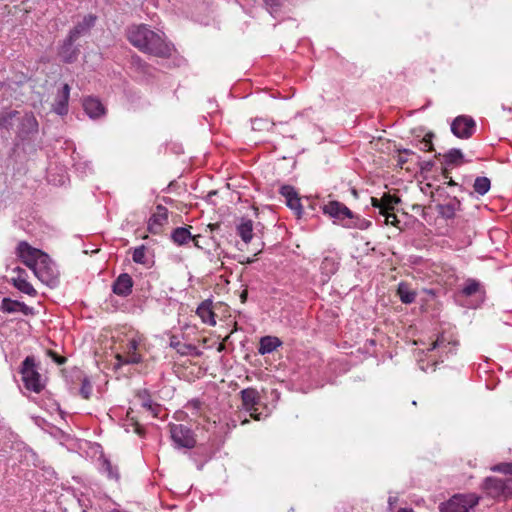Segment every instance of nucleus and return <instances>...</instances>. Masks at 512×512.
<instances>
[{"label": "nucleus", "mask_w": 512, "mask_h": 512, "mask_svg": "<svg viewBox=\"0 0 512 512\" xmlns=\"http://www.w3.org/2000/svg\"><path fill=\"white\" fill-rule=\"evenodd\" d=\"M223 416L221 414V411L213 412L212 409H210L209 414L204 416V421L207 424H203L205 429L207 431H213V433H221L223 430Z\"/></svg>", "instance_id": "obj_23"}, {"label": "nucleus", "mask_w": 512, "mask_h": 512, "mask_svg": "<svg viewBox=\"0 0 512 512\" xmlns=\"http://www.w3.org/2000/svg\"><path fill=\"white\" fill-rule=\"evenodd\" d=\"M144 46L139 48L144 53L151 54L159 58H169L174 49L173 44L166 42L161 35L150 28L144 38Z\"/></svg>", "instance_id": "obj_2"}, {"label": "nucleus", "mask_w": 512, "mask_h": 512, "mask_svg": "<svg viewBox=\"0 0 512 512\" xmlns=\"http://www.w3.org/2000/svg\"><path fill=\"white\" fill-rule=\"evenodd\" d=\"M371 205L374 208H378L380 214L386 213V210H385V207H384V204H383V197L381 199H377L375 197H371Z\"/></svg>", "instance_id": "obj_49"}, {"label": "nucleus", "mask_w": 512, "mask_h": 512, "mask_svg": "<svg viewBox=\"0 0 512 512\" xmlns=\"http://www.w3.org/2000/svg\"><path fill=\"white\" fill-rule=\"evenodd\" d=\"M229 196V201L232 203H236L241 200V194L238 191H231L228 194L226 193V198Z\"/></svg>", "instance_id": "obj_54"}, {"label": "nucleus", "mask_w": 512, "mask_h": 512, "mask_svg": "<svg viewBox=\"0 0 512 512\" xmlns=\"http://www.w3.org/2000/svg\"><path fill=\"white\" fill-rule=\"evenodd\" d=\"M137 397L142 401V406L150 411L154 416L158 415L160 405L153 403L149 390L142 389L137 392Z\"/></svg>", "instance_id": "obj_30"}, {"label": "nucleus", "mask_w": 512, "mask_h": 512, "mask_svg": "<svg viewBox=\"0 0 512 512\" xmlns=\"http://www.w3.org/2000/svg\"><path fill=\"white\" fill-rule=\"evenodd\" d=\"M224 350V339L218 343L217 351L221 352Z\"/></svg>", "instance_id": "obj_59"}, {"label": "nucleus", "mask_w": 512, "mask_h": 512, "mask_svg": "<svg viewBox=\"0 0 512 512\" xmlns=\"http://www.w3.org/2000/svg\"><path fill=\"white\" fill-rule=\"evenodd\" d=\"M280 194L285 198L286 205L300 216L302 213V205L300 197L294 187L283 185L279 190Z\"/></svg>", "instance_id": "obj_14"}, {"label": "nucleus", "mask_w": 512, "mask_h": 512, "mask_svg": "<svg viewBox=\"0 0 512 512\" xmlns=\"http://www.w3.org/2000/svg\"><path fill=\"white\" fill-rule=\"evenodd\" d=\"M69 97L70 86L67 83H65L56 95L52 110L60 116L66 115L68 113Z\"/></svg>", "instance_id": "obj_18"}, {"label": "nucleus", "mask_w": 512, "mask_h": 512, "mask_svg": "<svg viewBox=\"0 0 512 512\" xmlns=\"http://www.w3.org/2000/svg\"><path fill=\"white\" fill-rule=\"evenodd\" d=\"M47 355L58 365H63L67 361L66 357L59 355L57 352L53 350H48Z\"/></svg>", "instance_id": "obj_47"}, {"label": "nucleus", "mask_w": 512, "mask_h": 512, "mask_svg": "<svg viewBox=\"0 0 512 512\" xmlns=\"http://www.w3.org/2000/svg\"><path fill=\"white\" fill-rule=\"evenodd\" d=\"M419 166H420V170L422 172H430L434 167V162L433 161H421L419 163Z\"/></svg>", "instance_id": "obj_52"}, {"label": "nucleus", "mask_w": 512, "mask_h": 512, "mask_svg": "<svg viewBox=\"0 0 512 512\" xmlns=\"http://www.w3.org/2000/svg\"><path fill=\"white\" fill-rule=\"evenodd\" d=\"M490 187V179L484 176L477 177L473 184L474 191L481 196L485 195L490 190Z\"/></svg>", "instance_id": "obj_36"}, {"label": "nucleus", "mask_w": 512, "mask_h": 512, "mask_svg": "<svg viewBox=\"0 0 512 512\" xmlns=\"http://www.w3.org/2000/svg\"><path fill=\"white\" fill-rule=\"evenodd\" d=\"M0 310L4 313H15L20 311L24 315L34 314L32 307L27 306L24 302L12 300L11 298L8 297L2 299Z\"/></svg>", "instance_id": "obj_19"}, {"label": "nucleus", "mask_w": 512, "mask_h": 512, "mask_svg": "<svg viewBox=\"0 0 512 512\" xmlns=\"http://www.w3.org/2000/svg\"><path fill=\"white\" fill-rule=\"evenodd\" d=\"M451 165H444L442 164V174L445 178H449V169L448 167H450Z\"/></svg>", "instance_id": "obj_56"}, {"label": "nucleus", "mask_w": 512, "mask_h": 512, "mask_svg": "<svg viewBox=\"0 0 512 512\" xmlns=\"http://www.w3.org/2000/svg\"><path fill=\"white\" fill-rule=\"evenodd\" d=\"M397 295L404 304H411L415 301L417 293L412 290L408 283L401 282L398 284Z\"/></svg>", "instance_id": "obj_29"}, {"label": "nucleus", "mask_w": 512, "mask_h": 512, "mask_svg": "<svg viewBox=\"0 0 512 512\" xmlns=\"http://www.w3.org/2000/svg\"><path fill=\"white\" fill-rule=\"evenodd\" d=\"M35 276L44 284L55 287L59 283V271L56 264L47 253L40 254L38 266L35 267Z\"/></svg>", "instance_id": "obj_3"}, {"label": "nucleus", "mask_w": 512, "mask_h": 512, "mask_svg": "<svg viewBox=\"0 0 512 512\" xmlns=\"http://www.w3.org/2000/svg\"><path fill=\"white\" fill-rule=\"evenodd\" d=\"M464 162V155L460 149L452 148L443 155V161L441 164L459 166Z\"/></svg>", "instance_id": "obj_32"}, {"label": "nucleus", "mask_w": 512, "mask_h": 512, "mask_svg": "<svg viewBox=\"0 0 512 512\" xmlns=\"http://www.w3.org/2000/svg\"><path fill=\"white\" fill-rule=\"evenodd\" d=\"M134 281L128 273H121L112 284L114 294L127 297L132 293Z\"/></svg>", "instance_id": "obj_15"}, {"label": "nucleus", "mask_w": 512, "mask_h": 512, "mask_svg": "<svg viewBox=\"0 0 512 512\" xmlns=\"http://www.w3.org/2000/svg\"><path fill=\"white\" fill-rule=\"evenodd\" d=\"M97 17L93 14L86 15L82 21L77 23L73 29L70 30L69 35L72 38L78 39L81 35L86 34L89 30L94 27Z\"/></svg>", "instance_id": "obj_22"}, {"label": "nucleus", "mask_w": 512, "mask_h": 512, "mask_svg": "<svg viewBox=\"0 0 512 512\" xmlns=\"http://www.w3.org/2000/svg\"><path fill=\"white\" fill-rule=\"evenodd\" d=\"M40 363L36 362L34 356H27L19 367L24 387L34 393H40L45 388V380L39 373Z\"/></svg>", "instance_id": "obj_1"}, {"label": "nucleus", "mask_w": 512, "mask_h": 512, "mask_svg": "<svg viewBox=\"0 0 512 512\" xmlns=\"http://www.w3.org/2000/svg\"><path fill=\"white\" fill-rule=\"evenodd\" d=\"M83 108L90 118H99L105 113L103 104L96 98L88 97L83 102Z\"/></svg>", "instance_id": "obj_24"}, {"label": "nucleus", "mask_w": 512, "mask_h": 512, "mask_svg": "<svg viewBox=\"0 0 512 512\" xmlns=\"http://www.w3.org/2000/svg\"><path fill=\"white\" fill-rule=\"evenodd\" d=\"M263 1H264L265 5L267 6L269 13L273 17H276V14L278 13V11L280 9L283 0H263Z\"/></svg>", "instance_id": "obj_43"}, {"label": "nucleus", "mask_w": 512, "mask_h": 512, "mask_svg": "<svg viewBox=\"0 0 512 512\" xmlns=\"http://www.w3.org/2000/svg\"><path fill=\"white\" fill-rule=\"evenodd\" d=\"M149 27L145 24L131 25L127 28L126 36L131 45L139 49L144 46V38Z\"/></svg>", "instance_id": "obj_17"}, {"label": "nucleus", "mask_w": 512, "mask_h": 512, "mask_svg": "<svg viewBox=\"0 0 512 512\" xmlns=\"http://www.w3.org/2000/svg\"><path fill=\"white\" fill-rule=\"evenodd\" d=\"M398 512H414L412 509H400Z\"/></svg>", "instance_id": "obj_64"}, {"label": "nucleus", "mask_w": 512, "mask_h": 512, "mask_svg": "<svg viewBox=\"0 0 512 512\" xmlns=\"http://www.w3.org/2000/svg\"><path fill=\"white\" fill-rule=\"evenodd\" d=\"M100 461L101 469L107 474V477L109 479L118 481L120 479L118 468L116 466H113L111 461L103 455L100 457Z\"/></svg>", "instance_id": "obj_34"}, {"label": "nucleus", "mask_w": 512, "mask_h": 512, "mask_svg": "<svg viewBox=\"0 0 512 512\" xmlns=\"http://www.w3.org/2000/svg\"><path fill=\"white\" fill-rule=\"evenodd\" d=\"M433 136H434L433 133H428L425 135V137L420 141V144H421L420 149L421 150H425V151L433 150V144H432Z\"/></svg>", "instance_id": "obj_45"}, {"label": "nucleus", "mask_w": 512, "mask_h": 512, "mask_svg": "<svg viewBox=\"0 0 512 512\" xmlns=\"http://www.w3.org/2000/svg\"><path fill=\"white\" fill-rule=\"evenodd\" d=\"M207 228L209 229V232L211 234V239L214 240V242L216 243L217 246H219L220 239L222 238V235H220L221 223L216 222V223L209 224L207 226Z\"/></svg>", "instance_id": "obj_40"}, {"label": "nucleus", "mask_w": 512, "mask_h": 512, "mask_svg": "<svg viewBox=\"0 0 512 512\" xmlns=\"http://www.w3.org/2000/svg\"><path fill=\"white\" fill-rule=\"evenodd\" d=\"M170 433L173 442L178 448H194L196 440L193 431L182 424H171Z\"/></svg>", "instance_id": "obj_8"}, {"label": "nucleus", "mask_w": 512, "mask_h": 512, "mask_svg": "<svg viewBox=\"0 0 512 512\" xmlns=\"http://www.w3.org/2000/svg\"><path fill=\"white\" fill-rule=\"evenodd\" d=\"M170 347L174 348L181 355H194L197 354V348L192 344L182 343L178 336L172 335L170 337Z\"/></svg>", "instance_id": "obj_27"}, {"label": "nucleus", "mask_w": 512, "mask_h": 512, "mask_svg": "<svg viewBox=\"0 0 512 512\" xmlns=\"http://www.w3.org/2000/svg\"><path fill=\"white\" fill-rule=\"evenodd\" d=\"M76 40L77 39L72 38L71 35H68L67 38L64 40L59 50V56L61 57L63 62L70 64L77 60L80 51L79 48L74 46Z\"/></svg>", "instance_id": "obj_16"}, {"label": "nucleus", "mask_w": 512, "mask_h": 512, "mask_svg": "<svg viewBox=\"0 0 512 512\" xmlns=\"http://www.w3.org/2000/svg\"><path fill=\"white\" fill-rule=\"evenodd\" d=\"M246 297H247V290H242V292L240 293L241 301L244 302L246 300Z\"/></svg>", "instance_id": "obj_58"}, {"label": "nucleus", "mask_w": 512, "mask_h": 512, "mask_svg": "<svg viewBox=\"0 0 512 512\" xmlns=\"http://www.w3.org/2000/svg\"><path fill=\"white\" fill-rule=\"evenodd\" d=\"M216 194H217V191H211V192H209V193H208L207 197H208V199H209V200H211V198H212L214 195H216Z\"/></svg>", "instance_id": "obj_61"}, {"label": "nucleus", "mask_w": 512, "mask_h": 512, "mask_svg": "<svg viewBox=\"0 0 512 512\" xmlns=\"http://www.w3.org/2000/svg\"><path fill=\"white\" fill-rule=\"evenodd\" d=\"M202 403L199 400L193 399L186 404L188 410L198 412L201 410Z\"/></svg>", "instance_id": "obj_50"}, {"label": "nucleus", "mask_w": 512, "mask_h": 512, "mask_svg": "<svg viewBox=\"0 0 512 512\" xmlns=\"http://www.w3.org/2000/svg\"><path fill=\"white\" fill-rule=\"evenodd\" d=\"M479 503L474 493L455 494L439 506L440 512H470Z\"/></svg>", "instance_id": "obj_4"}, {"label": "nucleus", "mask_w": 512, "mask_h": 512, "mask_svg": "<svg viewBox=\"0 0 512 512\" xmlns=\"http://www.w3.org/2000/svg\"><path fill=\"white\" fill-rule=\"evenodd\" d=\"M461 294L466 297L478 295L480 300L484 301L486 291L484 286L478 280L468 278L461 289Z\"/></svg>", "instance_id": "obj_21"}, {"label": "nucleus", "mask_w": 512, "mask_h": 512, "mask_svg": "<svg viewBox=\"0 0 512 512\" xmlns=\"http://www.w3.org/2000/svg\"><path fill=\"white\" fill-rule=\"evenodd\" d=\"M281 344L280 339L275 336H264L260 339L258 352L262 355L272 353L280 347Z\"/></svg>", "instance_id": "obj_26"}, {"label": "nucleus", "mask_w": 512, "mask_h": 512, "mask_svg": "<svg viewBox=\"0 0 512 512\" xmlns=\"http://www.w3.org/2000/svg\"><path fill=\"white\" fill-rule=\"evenodd\" d=\"M172 241L177 245H184L189 240H195L189 231L188 227H177L171 233Z\"/></svg>", "instance_id": "obj_31"}, {"label": "nucleus", "mask_w": 512, "mask_h": 512, "mask_svg": "<svg viewBox=\"0 0 512 512\" xmlns=\"http://www.w3.org/2000/svg\"><path fill=\"white\" fill-rule=\"evenodd\" d=\"M242 405L246 411L250 413V416L255 420L261 419V413H257L256 405L260 401L259 393L254 388H246L240 392Z\"/></svg>", "instance_id": "obj_11"}, {"label": "nucleus", "mask_w": 512, "mask_h": 512, "mask_svg": "<svg viewBox=\"0 0 512 512\" xmlns=\"http://www.w3.org/2000/svg\"><path fill=\"white\" fill-rule=\"evenodd\" d=\"M141 361L140 355L136 353H132L131 355L127 356V358L124 360V363L126 364H138Z\"/></svg>", "instance_id": "obj_53"}, {"label": "nucleus", "mask_w": 512, "mask_h": 512, "mask_svg": "<svg viewBox=\"0 0 512 512\" xmlns=\"http://www.w3.org/2000/svg\"><path fill=\"white\" fill-rule=\"evenodd\" d=\"M476 129V123L472 117L461 115L456 117L451 123L452 133L461 139L470 138Z\"/></svg>", "instance_id": "obj_10"}, {"label": "nucleus", "mask_w": 512, "mask_h": 512, "mask_svg": "<svg viewBox=\"0 0 512 512\" xmlns=\"http://www.w3.org/2000/svg\"><path fill=\"white\" fill-rule=\"evenodd\" d=\"M133 425L135 426V432L139 435H143L144 428L140 426L137 422H133Z\"/></svg>", "instance_id": "obj_55"}, {"label": "nucleus", "mask_w": 512, "mask_h": 512, "mask_svg": "<svg viewBox=\"0 0 512 512\" xmlns=\"http://www.w3.org/2000/svg\"><path fill=\"white\" fill-rule=\"evenodd\" d=\"M38 127V121L32 112H20L17 120V139L22 142L31 139L38 133Z\"/></svg>", "instance_id": "obj_6"}, {"label": "nucleus", "mask_w": 512, "mask_h": 512, "mask_svg": "<svg viewBox=\"0 0 512 512\" xmlns=\"http://www.w3.org/2000/svg\"><path fill=\"white\" fill-rule=\"evenodd\" d=\"M12 284L19 291H21L29 296L34 297L37 295V291L25 278H20V277L12 278Z\"/></svg>", "instance_id": "obj_35"}, {"label": "nucleus", "mask_w": 512, "mask_h": 512, "mask_svg": "<svg viewBox=\"0 0 512 512\" xmlns=\"http://www.w3.org/2000/svg\"><path fill=\"white\" fill-rule=\"evenodd\" d=\"M391 210H387L386 213H383L382 215L385 217V223L391 224L396 226V224L399 222L397 219V216L394 213L390 212Z\"/></svg>", "instance_id": "obj_48"}, {"label": "nucleus", "mask_w": 512, "mask_h": 512, "mask_svg": "<svg viewBox=\"0 0 512 512\" xmlns=\"http://www.w3.org/2000/svg\"><path fill=\"white\" fill-rule=\"evenodd\" d=\"M408 155H415V153L410 149L399 150L397 162L400 167H402L405 163H407L408 159L406 156H408Z\"/></svg>", "instance_id": "obj_46"}, {"label": "nucleus", "mask_w": 512, "mask_h": 512, "mask_svg": "<svg viewBox=\"0 0 512 512\" xmlns=\"http://www.w3.org/2000/svg\"><path fill=\"white\" fill-rule=\"evenodd\" d=\"M135 64L137 65V70L138 71H140L142 73H145V74L148 73V71L150 69V66L146 62H144V61H142L141 59L138 58L135 61Z\"/></svg>", "instance_id": "obj_51"}, {"label": "nucleus", "mask_w": 512, "mask_h": 512, "mask_svg": "<svg viewBox=\"0 0 512 512\" xmlns=\"http://www.w3.org/2000/svg\"><path fill=\"white\" fill-rule=\"evenodd\" d=\"M400 202V198L396 195H391L389 193L383 194V204L385 207V210H393L394 205L398 204Z\"/></svg>", "instance_id": "obj_41"}, {"label": "nucleus", "mask_w": 512, "mask_h": 512, "mask_svg": "<svg viewBox=\"0 0 512 512\" xmlns=\"http://www.w3.org/2000/svg\"><path fill=\"white\" fill-rule=\"evenodd\" d=\"M20 111L3 108L0 110V131L2 134H10L17 124Z\"/></svg>", "instance_id": "obj_13"}, {"label": "nucleus", "mask_w": 512, "mask_h": 512, "mask_svg": "<svg viewBox=\"0 0 512 512\" xmlns=\"http://www.w3.org/2000/svg\"><path fill=\"white\" fill-rule=\"evenodd\" d=\"M168 222V210L163 205L156 206V212L149 218L147 229L152 234H159L162 226Z\"/></svg>", "instance_id": "obj_12"}, {"label": "nucleus", "mask_w": 512, "mask_h": 512, "mask_svg": "<svg viewBox=\"0 0 512 512\" xmlns=\"http://www.w3.org/2000/svg\"><path fill=\"white\" fill-rule=\"evenodd\" d=\"M436 210L440 217L446 220L453 219L456 212L461 210V201L457 197H452L446 204H437Z\"/></svg>", "instance_id": "obj_20"}, {"label": "nucleus", "mask_w": 512, "mask_h": 512, "mask_svg": "<svg viewBox=\"0 0 512 512\" xmlns=\"http://www.w3.org/2000/svg\"><path fill=\"white\" fill-rule=\"evenodd\" d=\"M254 225L251 219L241 218L240 222L236 225L237 235L245 242L248 243L254 236Z\"/></svg>", "instance_id": "obj_25"}, {"label": "nucleus", "mask_w": 512, "mask_h": 512, "mask_svg": "<svg viewBox=\"0 0 512 512\" xmlns=\"http://www.w3.org/2000/svg\"><path fill=\"white\" fill-rule=\"evenodd\" d=\"M483 489L492 498H508L512 495V478L487 477Z\"/></svg>", "instance_id": "obj_5"}, {"label": "nucleus", "mask_w": 512, "mask_h": 512, "mask_svg": "<svg viewBox=\"0 0 512 512\" xmlns=\"http://www.w3.org/2000/svg\"><path fill=\"white\" fill-rule=\"evenodd\" d=\"M395 500H396L395 498L389 497L388 502H389L390 505H392Z\"/></svg>", "instance_id": "obj_63"}, {"label": "nucleus", "mask_w": 512, "mask_h": 512, "mask_svg": "<svg viewBox=\"0 0 512 512\" xmlns=\"http://www.w3.org/2000/svg\"><path fill=\"white\" fill-rule=\"evenodd\" d=\"M322 211L325 215L334 219L335 223L341 224L345 228V223H348L353 217V211H351L345 204L332 200L323 205Z\"/></svg>", "instance_id": "obj_7"}, {"label": "nucleus", "mask_w": 512, "mask_h": 512, "mask_svg": "<svg viewBox=\"0 0 512 512\" xmlns=\"http://www.w3.org/2000/svg\"><path fill=\"white\" fill-rule=\"evenodd\" d=\"M145 251L146 248L144 245H141L139 247H136L133 250L132 259L137 264H144L146 262L145 260Z\"/></svg>", "instance_id": "obj_42"}, {"label": "nucleus", "mask_w": 512, "mask_h": 512, "mask_svg": "<svg viewBox=\"0 0 512 512\" xmlns=\"http://www.w3.org/2000/svg\"><path fill=\"white\" fill-rule=\"evenodd\" d=\"M447 184L449 186H456L457 185V183L454 180H452L450 177H449V181L447 182Z\"/></svg>", "instance_id": "obj_60"}, {"label": "nucleus", "mask_w": 512, "mask_h": 512, "mask_svg": "<svg viewBox=\"0 0 512 512\" xmlns=\"http://www.w3.org/2000/svg\"><path fill=\"white\" fill-rule=\"evenodd\" d=\"M44 252L40 249L32 247L26 241H20L16 248V254L21 259L22 263L30 268L35 273V267L38 266L40 254Z\"/></svg>", "instance_id": "obj_9"}, {"label": "nucleus", "mask_w": 512, "mask_h": 512, "mask_svg": "<svg viewBox=\"0 0 512 512\" xmlns=\"http://www.w3.org/2000/svg\"><path fill=\"white\" fill-rule=\"evenodd\" d=\"M79 394L86 400H88L92 394V384L87 376L82 378Z\"/></svg>", "instance_id": "obj_39"}, {"label": "nucleus", "mask_w": 512, "mask_h": 512, "mask_svg": "<svg viewBox=\"0 0 512 512\" xmlns=\"http://www.w3.org/2000/svg\"><path fill=\"white\" fill-rule=\"evenodd\" d=\"M14 271L17 272V277L24 278L23 275H26V271L21 267H16Z\"/></svg>", "instance_id": "obj_57"}, {"label": "nucleus", "mask_w": 512, "mask_h": 512, "mask_svg": "<svg viewBox=\"0 0 512 512\" xmlns=\"http://www.w3.org/2000/svg\"><path fill=\"white\" fill-rule=\"evenodd\" d=\"M493 471L502 472L512 478V463H502L493 467Z\"/></svg>", "instance_id": "obj_44"}, {"label": "nucleus", "mask_w": 512, "mask_h": 512, "mask_svg": "<svg viewBox=\"0 0 512 512\" xmlns=\"http://www.w3.org/2000/svg\"><path fill=\"white\" fill-rule=\"evenodd\" d=\"M432 350L438 349L442 353H452L453 347L451 346L450 342H447L443 337L437 338L435 342L432 344Z\"/></svg>", "instance_id": "obj_38"}, {"label": "nucleus", "mask_w": 512, "mask_h": 512, "mask_svg": "<svg viewBox=\"0 0 512 512\" xmlns=\"http://www.w3.org/2000/svg\"><path fill=\"white\" fill-rule=\"evenodd\" d=\"M274 123L266 118H255L252 120V130L254 131H269L274 127Z\"/></svg>", "instance_id": "obj_37"}, {"label": "nucleus", "mask_w": 512, "mask_h": 512, "mask_svg": "<svg viewBox=\"0 0 512 512\" xmlns=\"http://www.w3.org/2000/svg\"><path fill=\"white\" fill-rule=\"evenodd\" d=\"M197 314L201 317L203 322L210 325H215L214 312L212 311V301L205 300L197 308Z\"/></svg>", "instance_id": "obj_28"}, {"label": "nucleus", "mask_w": 512, "mask_h": 512, "mask_svg": "<svg viewBox=\"0 0 512 512\" xmlns=\"http://www.w3.org/2000/svg\"><path fill=\"white\" fill-rule=\"evenodd\" d=\"M371 226V221L362 218L360 215L355 214L353 212V217L348 220V223H345V228L347 229H359L366 230Z\"/></svg>", "instance_id": "obj_33"}, {"label": "nucleus", "mask_w": 512, "mask_h": 512, "mask_svg": "<svg viewBox=\"0 0 512 512\" xmlns=\"http://www.w3.org/2000/svg\"><path fill=\"white\" fill-rule=\"evenodd\" d=\"M232 186H234V184L226 182V189L230 190Z\"/></svg>", "instance_id": "obj_62"}]
</instances>
